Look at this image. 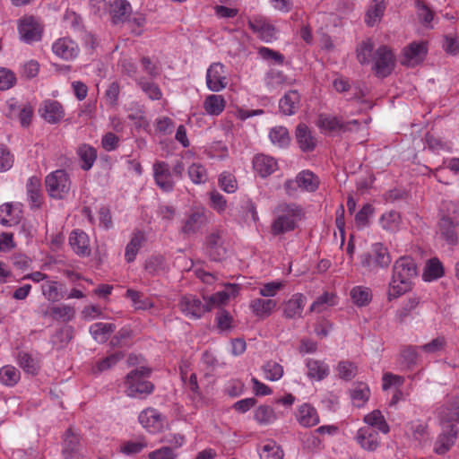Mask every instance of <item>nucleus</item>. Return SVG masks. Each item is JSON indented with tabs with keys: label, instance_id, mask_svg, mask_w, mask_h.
Here are the masks:
<instances>
[{
	"label": "nucleus",
	"instance_id": "1",
	"mask_svg": "<svg viewBox=\"0 0 459 459\" xmlns=\"http://www.w3.org/2000/svg\"><path fill=\"white\" fill-rule=\"evenodd\" d=\"M417 276V265L411 256H402L393 265L389 283L388 299H396L411 289L412 280Z\"/></svg>",
	"mask_w": 459,
	"mask_h": 459
},
{
	"label": "nucleus",
	"instance_id": "2",
	"mask_svg": "<svg viewBox=\"0 0 459 459\" xmlns=\"http://www.w3.org/2000/svg\"><path fill=\"white\" fill-rule=\"evenodd\" d=\"M184 170L185 167L181 161H178L172 168L163 160H156L152 164L154 182L165 193H171L174 190L177 182L182 179Z\"/></svg>",
	"mask_w": 459,
	"mask_h": 459
},
{
	"label": "nucleus",
	"instance_id": "3",
	"mask_svg": "<svg viewBox=\"0 0 459 459\" xmlns=\"http://www.w3.org/2000/svg\"><path fill=\"white\" fill-rule=\"evenodd\" d=\"M302 215V209L298 204L286 203L279 204L272 222V233L276 236L294 230Z\"/></svg>",
	"mask_w": 459,
	"mask_h": 459
},
{
	"label": "nucleus",
	"instance_id": "4",
	"mask_svg": "<svg viewBox=\"0 0 459 459\" xmlns=\"http://www.w3.org/2000/svg\"><path fill=\"white\" fill-rule=\"evenodd\" d=\"M440 213V234L448 244L455 245L457 242L455 229L459 227V203L449 200L442 202Z\"/></svg>",
	"mask_w": 459,
	"mask_h": 459
},
{
	"label": "nucleus",
	"instance_id": "5",
	"mask_svg": "<svg viewBox=\"0 0 459 459\" xmlns=\"http://www.w3.org/2000/svg\"><path fill=\"white\" fill-rule=\"evenodd\" d=\"M391 261L387 247L379 242L372 244L368 251L359 255L360 265L372 273L387 268Z\"/></svg>",
	"mask_w": 459,
	"mask_h": 459
},
{
	"label": "nucleus",
	"instance_id": "6",
	"mask_svg": "<svg viewBox=\"0 0 459 459\" xmlns=\"http://www.w3.org/2000/svg\"><path fill=\"white\" fill-rule=\"evenodd\" d=\"M150 373L151 370L144 367L131 371L126 380V394L133 398L150 394L153 390V385L147 379Z\"/></svg>",
	"mask_w": 459,
	"mask_h": 459
},
{
	"label": "nucleus",
	"instance_id": "7",
	"mask_svg": "<svg viewBox=\"0 0 459 459\" xmlns=\"http://www.w3.org/2000/svg\"><path fill=\"white\" fill-rule=\"evenodd\" d=\"M45 183L48 195L56 199L65 198L71 189V179L64 169H56L48 174Z\"/></svg>",
	"mask_w": 459,
	"mask_h": 459
},
{
	"label": "nucleus",
	"instance_id": "8",
	"mask_svg": "<svg viewBox=\"0 0 459 459\" xmlns=\"http://www.w3.org/2000/svg\"><path fill=\"white\" fill-rule=\"evenodd\" d=\"M436 417L441 429L456 427L459 423V398L446 401L436 410Z\"/></svg>",
	"mask_w": 459,
	"mask_h": 459
},
{
	"label": "nucleus",
	"instance_id": "9",
	"mask_svg": "<svg viewBox=\"0 0 459 459\" xmlns=\"http://www.w3.org/2000/svg\"><path fill=\"white\" fill-rule=\"evenodd\" d=\"M43 26L32 16L21 19L18 23V33L21 40L30 44L39 41L42 37Z\"/></svg>",
	"mask_w": 459,
	"mask_h": 459
},
{
	"label": "nucleus",
	"instance_id": "10",
	"mask_svg": "<svg viewBox=\"0 0 459 459\" xmlns=\"http://www.w3.org/2000/svg\"><path fill=\"white\" fill-rule=\"evenodd\" d=\"M138 421L150 433L160 432L167 425L166 417L152 407L143 410L139 413Z\"/></svg>",
	"mask_w": 459,
	"mask_h": 459
},
{
	"label": "nucleus",
	"instance_id": "11",
	"mask_svg": "<svg viewBox=\"0 0 459 459\" xmlns=\"http://www.w3.org/2000/svg\"><path fill=\"white\" fill-rule=\"evenodd\" d=\"M394 66V55L385 46L379 47L374 56V70L377 76L386 77Z\"/></svg>",
	"mask_w": 459,
	"mask_h": 459
},
{
	"label": "nucleus",
	"instance_id": "12",
	"mask_svg": "<svg viewBox=\"0 0 459 459\" xmlns=\"http://www.w3.org/2000/svg\"><path fill=\"white\" fill-rule=\"evenodd\" d=\"M207 88L214 92H219L228 85L225 67L221 63H212L206 72Z\"/></svg>",
	"mask_w": 459,
	"mask_h": 459
},
{
	"label": "nucleus",
	"instance_id": "13",
	"mask_svg": "<svg viewBox=\"0 0 459 459\" xmlns=\"http://www.w3.org/2000/svg\"><path fill=\"white\" fill-rule=\"evenodd\" d=\"M181 312L191 319L200 318L205 312L209 311L207 303L204 304L199 299L193 295H186L179 301Z\"/></svg>",
	"mask_w": 459,
	"mask_h": 459
},
{
	"label": "nucleus",
	"instance_id": "14",
	"mask_svg": "<svg viewBox=\"0 0 459 459\" xmlns=\"http://www.w3.org/2000/svg\"><path fill=\"white\" fill-rule=\"evenodd\" d=\"M53 53L66 61L74 60L80 53L78 44L72 39L64 37L56 39L52 44Z\"/></svg>",
	"mask_w": 459,
	"mask_h": 459
},
{
	"label": "nucleus",
	"instance_id": "15",
	"mask_svg": "<svg viewBox=\"0 0 459 459\" xmlns=\"http://www.w3.org/2000/svg\"><path fill=\"white\" fill-rule=\"evenodd\" d=\"M252 165L254 171L262 178L271 176L279 169L277 160L264 153L255 155Z\"/></svg>",
	"mask_w": 459,
	"mask_h": 459
},
{
	"label": "nucleus",
	"instance_id": "16",
	"mask_svg": "<svg viewBox=\"0 0 459 459\" xmlns=\"http://www.w3.org/2000/svg\"><path fill=\"white\" fill-rule=\"evenodd\" d=\"M355 439L362 449L369 452L376 451L381 444L379 432L365 426L358 429Z\"/></svg>",
	"mask_w": 459,
	"mask_h": 459
},
{
	"label": "nucleus",
	"instance_id": "17",
	"mask_svg": "<svg viewBox=\"0 0 459 459\" xmlns=\"http://www.w3.org/2000/svg\"><path fill=\"white\" fill-rule=\"evenodd\" d=\"M248 26L258 38L265 42H272L277 38V30L265 18L257 17L249 20Z\"/></svg>",
	"mask_w": 459,
	"mask_h": 459
},
{
	"label": "nucleus",
	"instance_id": "18",
	"mask_svg": "<svg viewBox=\"0 0 459 459\" xmlns=\"http://www.w3.org/2000/svg\"><path fill=\"white\" fill-rule=\"evenodd\" d=\"M63 456L65 459H88L79 445V437L71 429L65 431L63 442Z\"/></svg>",
	"mask_w": 459,
	"mask_h": 459
},
{
	"label": "nucleus",
	"instance_id": "19",
	"mask_svg": "<svg viewBox=\"0 0 459 459\" xmlns=\"http://www.w3.org/2000/svg\"><path fill=\"white\" fill-rule=\"evenodd\" d=\"M22 218V204L5 203L0 206V223L5 227L17 225Z\"/></svg>",
	"mask_w": 459,
	"mask_h": 459
},
{
	"label": "nucleus",
	"instance_id": "20",
	"mask_svg": "<svg viewBox=\"0 0 459 459\" xmlns=\"http://www.w3.org/2000/svg\"><path fill=\"white\" fill-rule=\"evenodd\" d=\"M239 291V287L237 284H227L222 290L217 291L216 293L204 297V300L207 303L209 311L213 307H220L227 304L231 299H234Z\"/></svg>",
	"mask_w": 459,
	"mask_h": 459
},
{
	"label": "nucleus",
	"instance_id": "21",
	"mask_svg": "<svg viewBox=\"0 0 459 459\" xmlns=\"http://www.w3.org/2000/svg\"><path fill=\"white\" fill-rule=\"evenodd\" d=\"M458 435L457 427L449 425V428L442 429L437 436L433 450L437 455H445L455 445Z\"/></svg>",
	"mask_w": 459,
	"mask_h": 459
},
{
	"label": "nucleus",
	"instance_id": "22",
	"mask_svg": "<svg viewBox=\"0 0 459 459\" xmlns=\"http://www.w3.org/2000/svg\"><path fill=\"white\" fill-rule=\"evenodd\" d=\"M426 55L427 47L424 42H412L403 49L402 64L415 66L423 61Z\"/></svg>",
	"mask_w": 459,
	"mask_h": 459
},
{
	"label": "nucleus",
	"instance_id": "23",
	"mask_svg": "<svg viewBox=\"0 0 459 459\" xmlns=\"http://www.w3.org/2000/svg\"><path fill=\"white\" fill-rule=\"evenodd\" d=\"M206 222V215L203 209L196 208L191 211L182 221L181 232L186 235L195 234Z\"/></svg>",
	"mask_w": 459,
	"mask_h": 459
},
{
	"label": "nucleus",
	"instance_id": "24",
	"mask_svg": "<svg viewBox=\"0 0 459 459\" xmlns=\"http://www.w3.org/2000/svg\"><path fill=\"white\" fill-rule=\"evenodd\" d=\"M404 432L406 437L413 442L415 446H423L429 438L427 425L420 420L407 423Z\"/></svg>",
	"mask_w": 459,
	"mask_h": 459
},
{
	"label": "nucleus",
	"instance_id": "25",
	"mask_svg": "<svg viewBox=\"0 0 459 459\" xmlns=\"http://www.w3.org/2000/svg\"><path fill=\"white\" fill-rule=\"evenodd\" d=\"M307 298L302 293L293 294L283 305V315L288 319L302 317Z\"/></svg>",
	"mask_w": 459,
	"mask_h": 459
},
{
	"label": "nucleus",
	"instance_id": "26",
	"mask_svg": "<svg viewBox=\"0 0 459 459\" xmlns=\"http://www.w3.org/2000/svg\"><path fill=\"white\" fill-rule=\"evenodd\" d=\"M69 244L76 255L83 257L90 255V239L85 232L80 230H73L69 236Z\"/></svg>",
	"mask_w": 459,
	"mask_h": 459
},
{
	"label": "nucleus",
	"instance_id": "27",
	"mask_svg": "<svg viewBox=\"0 0 459 459\" xmlns=\"http://www.w3.org/2000/svg\"><path fill=\"white\" fill-rule=\"evenodd\" d=\"M307 377L312 381H322L330 373V368L323 360L316 359H306Z\"/></svg>",
	"mask_w": 459,
	"mask_h": 459
},
{
	"label": "nucleus",
	"instance_id": "28",
	"mask_svg": "<svg viewBox=\"0 0 459 459\" xmlns=\"http://www.w3.org/2000/svg\"><path fill=\"white\" fill-rule=\"evenodd\" d=\"M277 306V302L271 299L256 298L250 301L249 308L254 316L264 319L271 316Z\"/></svg>",
	"mask_w": 459,
	"mask_h": 459
},
{
	"label": "nucleus",
	"instance_id": "29",
	"mask_svg": "<svg viewBox=\"0 0 459 459\" xmlns=\"http://www.w3.org/2000/svg\"><path fill=\"white\" fill-rule=\"evenodd\" d=\"M296 419L305 428H310L319 423V415L316 408L309 403H303L299 406Z\"/></svg>",
	"mask_w": 459,
	"mask_h": 459
},
{
	"label": "nucleus",
	"instance_id": "30",
	"mask_svg": "<svg viewBox=\"0 0 459 459\" xmlns=\"http://www.w3.org/2000/svg\"><path fill=\"white\" fill-rule=\"evenodd\" d=\"M296 139L302 152H308L315 150L317 139L311 134L308 127L299 124L296 128Z\"/></svg>",
	"mask_w": 459,
	"mask_h": 459
},
{
	"label": "nucleus",
	"instance_id": "31",
	"mask_svg": "<svg viewBox=\"0 0 459 459\" xmlns=\"http://www.w3.org/2000/svg\"><path fill=\"white\" fill-rule=\"evenodd\" d=\"M363 421L366 424L365 427L376 429L379 433L385 435L390 431V427L384 414L379 410H374L366 414L363 418Z\"/></svg>",
	"mask_w": 459,
	"mask_h": 459
},
{
	"label": "nucleus",
	"instance_id": "32",
	"mask_svg": "<svg viewBox=\"0 0 459 459\" xmlns=\"http://www.w3.org/2000/svg\"><path fill=\"white\" fill-rule=\"evenodd\" d=\"M42 316L44 317H50L54 320L68 322L74 318V309L71 306L65 304L51 306L42 311Z\"/></svg>",
	"mask_w": 459,
	"mask_h": 459
},
{
	"label": "nucleus",
	"instance_id": "33",
	"mask_svg": "<svg viewBox=\"0 0 459 459\" xmlns=\"http://www.w3.org/2000/svg\"><path fill=\"white\" fill-rule=\"evenodd\" d=\"M207 252L214 261L221 260L226 255V248L218 232L211 233L206 239Z\"/></svg>",
	"mask_w": 459,
	"mask_h": 459
},
{
	"label": "nucleus",
	"instance_id": "34",
	"mask_svg": "<svg viewBox=\"0 0 459 459\" xmlns=\"http://www.w3.org/2000/svg\"><path fill=\"white\" fill-rule=\"evenodd\" d=\"M300 97L298 91H288L279 102V108L282 115H294L299 111Z\"/></svg>",
	"mask_w": 459,
	"mask_h": 459
},
{
	"label": "nucleus",
	"instance_id": "35",
	"mask_svg": "<svg viewBox=\"0 0 459 459\" xmlns=\"http://www.w3.org/2000/svg\"><path fill=\"white\" fill-rule=\"evenodd\" d=\"M115 330L116 325L112 323L98 322L90 326V333L100 343L107 342Z\"/></svg>",
	"mask_w": 459,
	"mask_h": 459
},
{
	"label": "nucleus",
	"instance_id": "36",
	"mask_svg": "<svg viewBox=\"0 0 459 459\" xmlns=\"http://www.w3.org/2000/svg\"><path fill=\"white\" fill-rule=\"evenodd\" d=\"M76 153L81 161V168L88 171L90 170L97 159V151L94 147L83 143L77 148Z\"/></svg>",
	"mask_w": 459,
	"mask_h": 459
},
{
	"label": "nucleus",
	"instance_id": "37",
	"mask_svg": "<svg viewBox=\"0 0 459 459\" xmlns=\"http://www.w3.org/2000/svg\"><path fill=\"white\" fill-rule=\"evenodd\" d=\"M299 188L307 192H315L319 186V178L310 170H302L296 177Z\"/></svg>",
	"mask_w": 459,
	"mask_h": 459
},
{
	"label": "nucleus",
	"instance_id": "38",
	"mask_svg": "<svg viewBox=\"0 0 459 459\" xmlns=\"http://www.w3.org/2000/svg\"><path fill=\"white\" fill-rule=\"evenodd\" d=\"M260 459H283L284 454L281 447L273 440H266L258 447Z\"/></svg>",
	"mask_w": 459,
	"mask_h": 459
},
{
	"label": "nucleus",
	"instance_id": "39",
	"mask_svg": "<svg viewBox=\"0 0 459 459\" xmlns=\"http://www.w3.org/2000/svg\"><path fill=\"white\" fill-rule=\"evenodd\" d=\"M131 4L126 0H116L110 5V13L114 23L124 22L130 14Z\"/></svg>",
	"mask_w": 459,
	"mask_h": 459
},
{
	"label": "nucleus",
	"instance_id": "40",
	"mask_svg": "<svg viewBox=\"0 0 459 459\" xmlns=\"http://www.w3.org/2000/svg\"><path fill=\"white\" fill-rule=\"evenodd\" d=\"M342 117H320L317 125L322 133L325 134H334L341 132L343 128Z\"/></svg>",
	"mask_w": 459,
	"mask_h": 459
},
{
	"label": "nucleus",
	"instance_id": "41",
	"mask_svg": "<svg viewBox=\"0 0 459 459\" xmlns=\"http://www.w3.org/2000/svg\"><path fill=\"white\" fill-rule=\"evenodd\" d=\"M278 417L279 415L274 409L269 405H259L254 411V420L260 425H271Z\"/></svg>",
	"mask_w": 459,
	"mask_h": 459
},
{
	"label": "nucleus",
	"instance_id": "42",
	"mask_svg": "<svg viewBox=\"0 0 459 459\" xmlns=\"http://www.w3.org/2000/svg\"><path fill=\"white\" fill-rule=\"evenodd\" d=\"M126 297L132 302V306L135 310H148L153 307V302L146 297L143 292L128 289Z\"/></svg>",
	"mask_w": 459,
	"mask_h": 459
},
{
	"label": "nucleus",
	"instance_id": "43",
	"mask_svg": "<svg viewBox=\"0 0 459 459\" xmlns=\"http://www.w3.org/2000/svg\"><path fill=\"white\" fill-rule=\"evenodd\" d=\"M144 241L145 236L142 231H137L134 234L129 243L126 247L125 259L127 263H132L134 261L138 251Z\"/></svg>",
	"mask_w": 459,
	"mask_h": 459
},
{
	"label": "nucleus",
	"instance_id": "44",
	"mask_svg": "<svg viewBox=\"0 0 459 459\" xmlns=\"http://www.w3.org/2000/svg\"><path fill=\"white\" fill-rule=\"evenodd\" d=\"M337 304V297L332 292H324L310 306V312L322 313Z\"/></svg>",
	"mask_w": 459,
	"mask_h": 459
},
{
	"label": "nucleus",
	"instance_id": "45",
	"mask_svg": "<svg viewBox=\"0 0 459 459\" xmlns=\"http://www.w3.org/2000/svg\"><path fill=\"white\" fill-rule=\"evenodd\" d=\"M262 373L264 379L276 382L283 377L284 368L277 361L268 360L262 366Z\"/></svg>",
	"mask_w": 459,
	"mask_h": 459
},
{
	"label": "nucleus",
	"instance_id": "46",
	"mask_svg": "<svg viewBox=\"0 0 459 459\" xmlns=\"http://www.w3.org/2000/svg\"><path fill=\"white\" fill-rule=\"evenodd\" d=\"M379 223L385 230L396 232L401 229V215L396 211H389L381 216Z\"/></svg>",
	"mask_w": 459,
	"mask_h": 459
},
{
	"label": "nucleus",
	"instance_id": "47",
	"mask_svg": "<svg viewBox=\"0 0 459 459\" xmlns=\"http://www.w3.org/2000/svg\"><path fill=\"white\" fill-rule=\"evenodd\" d=\"M444 274V267L437 258L429 259L424 268L422 278L425 281H432Z\"/></svg>",
	"mask_w": 459,
	"mask_h": 459
},
{
	"label": "nucleus",
	"instance_id": "48",
	"mask_svg": "<svg viewBox=\"0 0 459 459\" xmlns=\"http://www.w3.org/2000/svg\"><path fill=\"white\" fill-rule=\"evenodd\" d=\"M385 9V0H373L366 13V23L368 26L377 24L381 20Z\"/></svg>",
	"mask_w": 459,
	"mask_h": 459
},
{
	"label": "nucleus",
	"instance_id": "49",
	"mask_svg": "<svg viewBox=\"0 0 459 459\" xmlns=\"http://www.w3.org/2000/svg\"><path fill=\"white\" fill-rule=\"evenodd\" d=\"M41 292L49 302H57L63 299L61 284L56 281L48 280L41 285Z\"/></svg>",
	"mask_w": 459,
	"mask_h": 459
},
{
	"label": "nucleus",
	"instance_id": "50",
	"mask_svg": "<svg viewBox=\"0 0 459 459\" xmlns=\"http://www.w3.org/2000/svg\"><path fill=\"white\" fill-rule=\"evenodd\" d=\"M225 106L226 100L221 95H209L204 102V108L209 115H220L223 112Z\"/></svg>",
	"mask_w": 459,
	"mask_h": 459
},
{
	"label": "nucleus",
	"instance_id": "51",
	"mask_svg": "<svg viewBox=\"0 0 459 459\" xmlns=\"http://www.w3.org/2000/svg\"><path fill=\"white\" fill-rule=\"evenodd\" d=\"M351 299L358 307H365L372 299V293L369 288L365 286H355L351 290Z\"/></svg>",
	"mask_w": 459,
	"mask_h": 459
},
{
	"label": "nucleus",
	"instance_id": "52",
	"mask_svg": "<svg viewBox=\"0 0 459 459\" xmlns=\"http://www.w3.org/2000/svg\"><path fill=\"white\" fill-rule=\"evenodd\" d=\"M370 396L369 387L359 383L351 390V399L356 407L363 406Z\"/></svg>",
	"mask_w": 459,
	"mask_h": 459
},
{
	"label": "nucleus",
	"instance_id": "53",
	"mask_svg": "<svg viewBox=\"0 0 459 459\" xmlns=\"http://www.w3.org/2000/svg\"><path fill=\"white\" fill-rule=\"evenodd\" d=\"M20 371L12 365H5L0 368V383L6 386H13L20 380Z\"/></svg>",
	"mask_w": 459,
	"mask_h": 459
},
{
	"label": "nucleus",
	"instance_id": "54",
	"mask_svg": "<svg viewBox=\"0 0 459 459\" xmlns=\"http://www.w3.org/2000/svg\"><path fill=\"white\" fill-rule=\"evenodd\" d=\"M187 174L195 185L204 184L208 180L207 169L199 162L192 163L187 169Z\"/></svg>",
	"mask_w": 459,
	"mask_h": 459
},
{
	"label": "nucleus",
	"instance_id": "55",
	"mask_svg": "<svg viewBox=\"0 0 459 459\" xmlns=\"http://www.w3.org/2000/svg\"><path fill=\"white\" fill-rule=\"evenodd\" d=\"M122 353L116 352L102 359L98 360L91 368L93 374H100L113 368L121 359Z\"/></svg>",
	"mask_w": 459,
	"mask_h": 459
},
{
	"label": "nucleus",
	"instance_id": "56",
	"mask_svg": "<svg viewBox=\"0 0 459 459\" xmlns=\"http://www.w3.org/2000/svg\"><path fill=\"white\" fill-rule=\"evenodd\" d=\"M6 106L10 113L18 115H32L34 107L28 101H20L15 98H11L6 101Z\"/></svg>",
	"mask_w": 459,
	"mask_h": 459
},
{
	"label": "nucleus",
	"instance_id": "57",
	"mask_svg": "<svg viewBox=\"0 0 459 459\" xmlns=\"http://www.w3.org/2000/svg\"><path fill=\"white\" fill-rule=\"evenodd\" d=\"M27 196L33 207L40 204V180L37 177H31L27 183Z\"/></svg>",
	"mask_w": 459,
	"mask_h": 459
},
{
	"label": "nucleus",
	"instance_id": "58",
	"mask_svg": "<svg viewBox=\"0 0 459 459\" xmlns=\"http://www.w3.org/2000/svg\"><path fill=\"white\" fill-rule=\"evenodd\" d=\"M421 351L419 349V346H408L402 351L401 359L402 363L406 368H411L416 365L420 358H421Z\"/></svg>",
	"mask_w": 459,
	"mask_h": 459
},
{
	"label": "nucleus",
	"instance_id": "59",
	"mask_svg": "<svg viewBox=\"0 0 459 459\" xmlns=\"http://www.w3.org/2000/svg\"><path fill=\"white\" fill-rule=\"evenodd\" d=\"M446 345V338L444 336L439 335L431 340L430 342L419 346V349L421 351L422 354L437 355L445 349Z\"/></svg>",
	"mask_w": 459,
	"mask_h": 459
},
{
	"label": "nucleus",
	"instance_id": "60",
	"mask_svg": "<svg viewBox=\"0 0 459 459\" xmlns=\"http://www.w3.org/2000/svg\"><path fill=\"white\" fill-rule=\"evenodd\" d=\"M416 13L419 21L426 27H431L434 13L432 10L423 2V0H415Z\"/></svg>",
	"mask_w": 459,
	"mask_h": 459
},
{
	"label": "nucleus",
	"instance_id": "61",
	"mask_svg": "<svg viewBox=\"0 0 459 459\" xmlns=\"http://www.w3.org/2000/svg\"><path fill=\"white\" fill-rule=\"evenodd\" d=\"M269 138L273 144L281 148L286 147L290 143L288 130L282 126L273 128L269 133Z\"/></svg>",
	"mask_w": 459,
	"mask_h": 459
},
{
	"label": "nucleus",
	"instance_id": "62",
	"mask_svg": "<svg viewBox=\"0 0 459 459\" xmlns=\"http://www.w3.org/2000/svg\"><path fill=\"white\" fill-rule=\"evenodd\" d=\"M374 45L371 39H366L362 41L357 48V58L362 65L369 63Z\"/></svg>",
	"mask_w": 459,
	"mask_h": 459
},
{
	"label": "nucleus",
	"instance_id": "63",
	"mask_svg": "<svg viewBox=\"0 0 459 459\" xmlns=\"http://www.w3.org/2000/svg\"><path fill=\"white\" fill-rule=\"evenodd\" d=\"M18 363L25 372L31 375H35L39 368L38 362L26 352L19 353Z\"/></svg>",
	"mask_w": 459,
	"mask_h": 459
},
{
	"label": "nucleus",
	"instance_id": "64",
	"mask_svg": "<svg viewBox=\"0 0 459 459\" xmlns=\"http://www.w3.org/2000/svg\"><path fill=\"white\" fill-rule=\"evenodd\" d=\"M219 186L226 193L232 194L238 189L235 177L229 172H222L219 177Z\"/></svg>",
	"mask_w": 459,
	"mask_h": 459
}]
</instances>
